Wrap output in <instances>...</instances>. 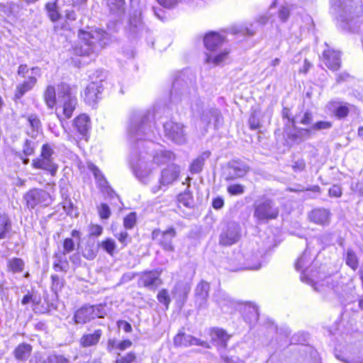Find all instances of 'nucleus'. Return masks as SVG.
Segmentation results:
<instances>
[{
  "label": "nucleus",
  "instance_id": "f257e3e1",
  "mask_svg": "<svg viewBox=\"0 0 363 363\" xmlns=\"http://www.w3.org/2000/svg\"><path fill=\"white\" fill-rule=\"evenodd\" d=\"M150 111L134 113L129 125L128 133L129 140L137 143V148L140 145L147 149V152L152 157V163L157 167L166 164L174 159V155L169 150L162 149L161 145L155 143V127L152 124Z\"/></svg>",
  "mask_w": 363,
  "mask_h": 363
},
{
  "label": "nucleus",
  "instance_id": "f03ea898",
  "mask_svg": "<svg viewBox=\"0 0 363 363\" xmlns=\"http://www.w3.org/2000/svg\"><path fill=\"white\" fill-rule=\"evenodd\" d=\"M43 96L48 107L53 108L57 101L59 106L62 107V112L65 118L72 117L77 104V100L67 84L61 83L59 84L57 93L54 86H48Z\"/></svg>",
  "mask_w": 363,
  "mask_h": 363
},
{
  "label": "nucleus",
  "instance_id": "7ed1b4c3",
  "mask_svg": "<svg viewBox=\"0 0 363 363\" xmlns=\"http://www.w3.org/2000/svg\"><path fill=\"white\" fill-rule=\"evenodd\" d=\"M79 41L74 48L78 55L90 56L97 54L108 41V35L102 29H94L90 31L80 30Z\"/></svg>",
  "mask_w": 363,
  "mask_h": 363
},
{
  "label": "nucleus",
  "instance_id": "20e7f679",
  "mask_svg": "<svg viewBox=\"0 0 363 363\" xmlns=\"http://www.w3.org/2000/svg\"><path fill=\"white\" fill-rule=\"evenodd\" d=\"M184 74L177 77L172 84L170 99L175 104L192 106L193 102L198 100L196 89L190 81L187 82Z\"/></svg>",
  "mask_w": 363,
  "mask_h": 363
},
{
  "label": "nucleus",
  "instance_id": "39448f33",
  "mask_svg": "<svg viewBox=\"0 0 363 363\" xmlns=\"http://www.w3.org/2000/svg\"><path fill=\"white\" fill-rule=\"evenodd\" d=\"M254 208L253 216L259 224L277 218L279 213V207L271 199L258 201L255 203Z\"/></svg>",
  "mask_w": 363,
  "mask_h": 363
},
{
  "label": "nucleus",
  "instance_id": "423d86ee",
  "mask_svg": "<svg viewBox=\"0 0 363 363\" xmlns=\"http://www.w3.org/2000/svg\"><path fill=\"white\" fill-rule=\"evenodd\" d=\"M106 315L104 306L84 305L77 310L73 316L75 324H85L96 318H101Z\"/></svg>",
  "mask_w": 363,
  "mask_h": 363
},
{
  "label": "nucleus",
  "instance_id": "0eeeda50",
  "mask_svg": "<svg viewBox=\"0 0 363 363\" xmlns=\"http://www.w3.org/2000/svg\"><path fill=\"white\" fill-rule=\"evenodd\" d=\"M165 137L177 145H184L187 142V134L182 123L172 121L164 124Z\"/></svg>",
  "mask_w": 363,
  "mask_h": 363
},
{
  "label": "nucleus",
  "instance_id": "6e6552de",
  "mask_svg": "<svg viewBox=\"0 0 363 363\" xmlns=\"http://www.w3.org/2000/svg\"><path fill=\"white\" fill-rule=\"evenodd\" d=\"M28 208L33 209L38 205L47 206L50 205L51 197L44 189L34 188L29 190L23 196Z\"/></svg>",
  "mask_w": 363,
  "mask_h": 363
},
{
  "label": "nucleus",
  "instance_id": "1a4fd4ad",
  "mask_svg": "<svg viewBox=\"0 0 363 363\" xmlns=\"http://www.w3.org/2000/svg\"><path fill=\"white\" fill-rule=\"evenodd\" d=\"M177 235L174 228H169L164 231L160 229H155L152 233V238L160 245L165 251L173 252L174 247L172 244V240Z\"/></svg>",
  "mask_w": 363,
  "mask_h": 363
},
{
  "label": "nucleus",
  "instance_id": "9d476101",
  "mask_svg": "<svg viewBox=\"0 0 363 363\" xmlns=\"http://www.w3.org/2000/svg\"><path fill=\"white\" fill-rule=\"evenodd\" d=\"M240 238V227L239 224L231 222L227 225L226 229L220 235L219 242L222 245H232Z\"/></svg>",
  "mask_w": 363,
  "mask_h": 363
},
{
  "label": "nucleus",
  "instance_id": "9b49d317",
  "mask_svg": "<svg viewBox=\"0 0 363 363\" xmlns=\"http://www.w3.org/2000/svg\"><path fill=\"white\" fill-rule=\"evenodd\" d=\"M250 170V167L241 160H232L227 166L225 180L231 181L243 177Z\"/></svg>",
  "mask_w": 363,
  "mask_h": 363
},
{
  "label": "nucleus",
  "instance_id": "f8f14e48",
  "mask_svg": "<svg viewBox=\"0 0 363 363\" xmlns=\"http://www.w3.org/2000/svg\"><path fill=\"white\" fill-rule=\"evenodd\" d=\"M332 6L338 12L352 13V11L362 10L363 0H331Z\"/></svg>",
  "mask_w": 363,
  "mask_h": 363
},
{
  "label": "nucleus",
  "instance_id": "ddd939ff",
  "mask_svg": "<svg viewBox=\"0 0 363 363\" xmlns=\"http://www.w3.org/2000/svg\"><path fill=\"white\" fill-rule=\"evenodd\" d=\"M210 284L204 281L199 282L194 291L195 303L199 309L206 308Z\"/></svg>",
  "mask_w": 363,
  "mask_h": 363
},
{
  "label": "nucleus",
  "instance_id": "4468645a",
  "mask_svg": "<svg viewBox=\"0 0 363 363\" xmlns=\"http://www.w3.org/2000/svg\"><path fill=\"white\" fill-rule=\"evenodd\" d=\"M160 274L157 271H145L140 274L138 284L139 286H144L150 289H156L160 284Z\"/></svg>",
  "mask_w": 363,
  "mask_h": 363
},
{
  "label": "nucleus",
  "instance_id": "2eb2a0df",
  "mask_svg": "<svg viewBox=\"0 0 363 363\" xmlns=\"http://www.w3.org/2000/svg\"><path fill=\"white\" fill-rule=\"evenodd\" d=\"M325 45L328 48L323 52V61L328 69L333 71H337L340 69L341 65L340 52L330 49L327 43H325Z\"/></svg>",
  "mask_w": 363,
  "mask_h": 363
},
{
  "label": "nucleus",
  "instance_id": "dca6fc26",
  "mask_svg": "<svg viewBox=\"0 0 363 363\" xmlns=\"http://www.w3.org/2000/svg\"><path fill=\"white\" fill-rule=\"evenodd\" d=\"M102 91V79H100L99 82H91L84 91V100L89 105L95 104L99 99V95Z\"/></svg>",
  "mask_w": 363,
  "mask_h": 363
},
{
  "label": "nucleus",
  "instance_id": "f3484780",
  "mask_svg": "<svg viewBox=\"0 0 363 363\" xmlns=\"http://www.w3.org/2000/svg\"><path fill=\"white\" fill-rule=\"evenodd\" d=\"M174 342L177 346L189 347L191 345H199L205 348H210V345L206 341L184 333L177 335L174 338Z\"/></svg>",
  "mask_w": 363,
  "mask_h": 363
},
{
  "label": "nucleus",
  "instance_id": "a211bd4d",
  "mask_svg": "<svg viewBox=\"0 0 363 363\" xmlns=\"http://www.w3.org/2000/svg\"><path fill=\"white\" fill-rule=\"evenodd\" d=\"M103 335L104 332L101 329H96L91 333H84L79 339V345L83 348L96 347Z\"/></svg>",
  "mask_w": 363,
  "mask_h": 363
},
{
  "label": "nucleus",
  "instance_id": "6ab92c4d",
  "mask_svg": "<svg viewBox=\"0 0 363 363\" xmlns=\"http://www.w3.org/2000/svg\"><path fill=\"white\" fill-rule=\"evenodd\" d=\"M225 41V37L216 32H210L203 38V43L206 50L209 52H216L220 48Z\"/></svg>",
  "mask_w": 363,
  "mask_h": 363
},
{
  "label": "nucleus",
  "instance_id": "aec40b11",
  "mask_svg": "<svg viewBox=\"0 0 363 363\" xmlns=\"http://www.w3.org/2000/svg\"><path fill=\"white\" fill-rule=\"evenodd\" d=\"M180 173L179 167L175 164L168 166L161 172L160 178V186L172 184L179 177Z\"/></svg>",
  "mask_w": 363,
  "mask_h": 363
},
{
  "label": "nucleus",
  "instance_id": "412c9836",
  "mask_svg": "<svg viewBox=\"0 0 363 363\" xmlns=\"http://www.w3.org/2000/svg\"><path fill=\"white\" fill-rule=\"evenodd\" d=\"M296 120H298V115L291 120V123L294 128V132L288 134L289 140L295 143L299 144L303 140L311 137L310 128H297L296 127Z\"/></svg>",
  "mask_w": 363,
  "mask_h": 363
},
{
  "label": "nucleus",
  "instance_id": "4be33fe9",
  "mask_svg": "<svg viewBox=\"0 0 363 363\" xmlns=\"http://www.w3.org/2000/svg\"><path fill=\"white\" fill-rule=\"evenodd\" d=\"M190 290L191 286L188 283L179 281L176 284L172 293L177 303L180 306L185 303Z\"/></svg>",
  "mask_w": 363,
  "mask_h": 363
},
{
  "label": "nucleus",
  "instance_id": "5701e85b",
  "mask_svg": "<svg viewBox=\"0 0 363 363\" xmlns=\"http://www.w3.org/2000/svg\"><path fill=\"white\" fill-rule=\"evenodd\" d=\"M28 124L27 134L32 138H36L37 135L43 132L42 123L35 113H30L25 116Z\"/></svg>",
  "mask_w": 363,
  "mask_h": 363
},
{
  "label": "nucleus",
  "instance_id": "b1692460",
  "mask_svg": "<svg viewBox=\"0 0 363 363\" xmlns=\"http://www.w3.org/2000/svg\"><path fill=\"white\" fill-rule=\"evenodd\" d=\"M74 129L79 133L82 138H85L91 128L90 120L88 116L81 114L74 120Z\"/></svg>",
  "mask_w": 363,
  "mask_h": 363
},
{
  "label": "nucleus",
  "instance_id": "393cba45",
  "mask_svg": "<svg viewBox=\"0 0 363 363\" xmlns=\"http://www.w3.org/2000/svg\"><path fill=\"white\" fill-rule=\"evenodd\" d=\"M32 166L35 169H43L54 175L57 169V166L54 163L53 159L39 157L33 160Z\"/></svg>",
  "mask_w": 363,
  "mask_h": 363
},
{
  "label": "nucleus",
  "instance_id": "a878e982",
  "mask_svg": "<svg viewBox=\"0 0 363 363\" xmlns=\"http://www.w3.org/2000/svg\"><path fill=\"white\" fill-rule=\"evenodd\" d=\"M330 213L325 208H316L308 215L310 220L318 225H328L329 223Z\"/></svg>",
  "mask_w": 363,
  "mask_h": 363
},
{
  "label": "nucleus",
  "instance_id": "bb28decb",
  "mask_svg": "<svg viewBox=\"0 0 363 363\" xmlns=\"http://www.w3.org/2000/svg\"><path fill=\"white\" fill-rule=\"evenodd\" d=\"M201 121L206 125H209L213 121L215 128H218L222 122V116L217 108H211L203 111Z\"/></svg>",
  "mask_w": 363,
  "mask_h": 363
},
{
  "label": "nucleus",
  "instance_id": "cd10ccee",
  "mask_svg": "<svg viewBox=\"0 0 363 363\" xmlns=\"http://www.w3.org/2000/svg\"><path fill=\"white\" fill-rule=\"evenodd\" d=\"M106 5L111 14L121 18L125 12V0H106Z\"/></svg>",
  "mask_w": 363,
  "mask_h": 363
},
{
  "label": "nucleus",
  "instance_id": "c85d7f7f",
  "mask_svg": "<svg viewBox=\"0 0 363 363\" xmlns=\"http://www.w3.org/2000/svg\"><path fill=\"white\" fill-rule=\"evenodd\" d=\"M37 82L35 76H29L23 83L16 86L15 99H20L26 92L31 90Z\"/></svg>",
  "mask_w": 363,
  "mask_h": 363
},
{
  "label": "nucleus",
  "instance_id": "c756f323",
  "mask_svg": "<svg viewBox=\"0 0 363 363\" xmlns=\"http://www.w3.org/2000/svg\"><path fill=\"white\" fill-rule=\"evenodd\" d=\"M32 349L33 347L30 345L23 342L15 348L13 353L16 359L25 361L30 357Z\"/></svg>",
  "mask_w": 363,
  "mask_h": 363
},
{
  "label": "nucleus",
  "instance_id": "7c9ffc66",
  "mask_svg": "<svg viewBox=\"0 0 363 363\" xmlns=\"http://www.w3.org/2000/svg\"><path fill=\"white\" fill-rule=\"evenodd\" d=\"M53 262V269L56 272H62L66 273L69 269V262L67 259L66 255L61 252L55 254Z\"/></svg>",
  "mask_w": 363,
  "mask_h": 363
},
{
  "label": "nucleus",
  "instance_id": "2f4dec72",
  "mask_svg": "<svg viewBox=\"0 0 363 363\" xmlns=\"http://www.w3.org/2000/svg\"><path fill=\"white\" fill-rule=\"evenodd\" d=\"M244 318L250 323L257 322L259 318L257 307L252 303H246L243 308Z\"/></svg>",
  "mask_w": 363,
  "mask_h": 363
},
{
  "label": "nucleus",
  "instance_id": "473e14b6",
  "mask_svg": "<svg viewBox=\"0 0 363 363\" xmlns=\"http://www.w3.org/2000/svg\"><path fill=\"white\" fill-rule=\"evenodd\" d=\"M211 152L206 151L202 152L197 158L194 160L190 165V172L192 174L199 173L203 167L205 161L210 157Z\"/></svg>",
  "mask_w": 363,
  "mask_h": 363
},
{
  "label": "nucleus",
  "instance_id": "72a5a7b5",
  "mask_svg": "<svg viewBox=\"0 0 363 363\" xmlns=\"http://www.w3.org/2000/svg\"><path fill=\"white\" fill-rule=\"evenodd\" d=\"M7 271L13 274L21 273L23 271L25 262L21 258L13 257L6 261Z\"/></svg>",
  "mask_w": 363,
  "mask_h": 363
},
{
  "label": "nucleus",
  "instance_id": "f704fd0d",
  "mask_svg": "<svg viewBox=\"0 0 363 363\" xmlns=\"http://www.w3.org/2000/svg\"><path fill=\"white\" fill-rule=\"evenodd\" d=\"M345 264L353 271H356L359 267V259L356 252L352 248H348L343 254Z\"/></svg>",
  "mask_w": 363,
  "mask_h": 363
},
{
  "label": "nucleus",
  "instance_id": "c9c22d12",
  "mask_svg": "<svg viewBox=\"0 0 363 363\" xmlns=\"http://www.w3.org/2000/svg\"><path fill=\"white\" fill-rule=\"evenodd\" d=\"M212 343L217 347V350L220 354V359L225 362V363H233V359L231 357H228L225 353V350L228 347V341H222V340H217V341H211Z\"/></svg>",
  "mask_w": 363,
  "mask_h": 363
},
{
  "label": "nucleus",
  "instance_id": "e433bc0d",
  "mask_svg": "<svg viewBox=\"0 0 363 363\" xmlns=\"http://www.w3.org/2000/svg\"><path fill=\"white\" fill-rule=\"evenodd\" d=\"M229 54V50L224 49L217 55L206 54V63H213L216 65H218L224 62Z\"/></svg>",
  "mask_w": 363,
  "mask_h": 363
},
{
  "label": "nucleus",
  "instance_id": "4c0bfd02",
  "mask_svg": "<svg viewBox=\"0 0 363 363\" xmlns=\"http://www.w3.org/2000/svg\"><path fill=\"white\" fill-rule=\"evenodd\" d=\"M49 17L52 22H56L60 18L59 10L62 11V6L57 3H48L45 6Z\"/></svg>",
  "mask_w": 363,
  "mask_h": 363
},
{
  "label": "nucleus",
  "instance_id": "58836bf2",
  "mask_svg": "<svg viewBox=\"0 0 363 363\" xmlns=\"http://www.w3.org/2000/svg\"><path fill=\"white\" fill-rule=\"evenodd\" d=\"M143 28V24L140 19V14L134 13L131 15L129 20V29L133 34H137Z\"/></svg>",
  "mask_w": 363,
  "mask_h": 363
},
{
  "label": "nucleus",
  "instance_id": "ea45409f",
  "mask_svg": "<svg viewBox=\"0 0 363 363\" xmlns=\"http://www.w3.org/2000/svg\"><path fill=\"white\" fill-rule=\"evenodd\" d=\"M88 168L94 174L101 188H108L106 179L101 172L100 169L95 164H89L88 165Z\"/></svg>",
  "mask_w": 363,
  "mask_h": 363
},
{
  "label": "nucleus",
  "instance_id": "a19ab883",
  "mask_svg": "<svg viewBox=\"0 0 363 363\" xmlns=\"http://www.w3.org/2000/svg\"><path fill=\"white\" fill-rule=\"evenodd\" d=\"M11 230V222L8 216H0V239H4Z\"/></svg>",
  "mask_w": 363,
  "mask_h": 363
},
{
  "label": "nucleus",
  "instance_id": "79ce46f5",
  "mask_svg": "<svg viewBox=\"0 0 363 363\" xmlns=\"http://www.w3.org/2000/svg\"><path fill=\"white\" fill-rule=\"evenodd\" d=\"M210 335L211 341H228L231 337V335H228L225 330L218 328H212L211 330Z\"/></svg>",
  "mask_w": 363,
  "mask_h": 363
},
{
  "label": "nucleus",
  "instance_id": "37998d69",
  "mask_svg": "<svg viewBox=\"0 0 363 363\" xmlns=\"http://www.w3.org/2000/svg\"><path fill=\"white\" fill-rule=\"evenodd\" d=\"M41 302V298L40 296L38 295L35 292L28 293L26 294L22 300L21 303L23 305H27L29 303H32L34 306L40 304Z\"/></svg>",
  "mask_w": 363,
  "mask_h": 363
},
{
  "label": "nucleus",
  "instance_id": "c03bdc74",
  "mask_svg": "<svg viewBox=\"0 0 363 363\" xmlns=\"http://www.w3.org/2000/svg\"><path fill=\"white\" fill-rule=\"evenodd\" d=\"M178 201L186 207L191 208L194 206L193 196L189 191H184L183 194H180L178 196Z\"/></svg>",
  "mask_w": 363,
  "mask_h": 363
},
{
  "label": "nucleus",
  "instance_id": "a18cd8bd",
  "mask_svg": "<svg viewBox=\"0 0 363 363\" xmlns=\"http://www.w3.org/2000/svg\"><path fill=\"white\" fill-rule=\"evenodd\" d=\"M51 289L52 291L57 294L58 291H60L63 288L65 285V280L62 277H60L57 274H52L51 276Z\"/></svg>",
  "mask_w": 363,
  "mask_h": 363
},
{
  "label": "nucleus",
  "instance_id": "49530a36",
  "mask_svg": "<svg viewBox=\"0 0 363 363\" xmlns=\"http://www.w3.org/2000/svg\"><path fill=\"white\" fill-rule=\"evenodd\" d=\"M36 143L32 140H26L23 145V155L26 157L33 155L36 147Z\"/></svg>",
  "mask_w": 363,
  "mask_h": 363
},
{
  "label": "nucleus",
  "instance_id": "de8ad7c7",
  "mask_svg": "<svg viewBox=\"0 0 363 363\" xmlns=\"http://www.w3.org/2000/svg\"><path fill=\"white\" fill-rule=\"evenodd\" d=\"M259 116V112L257 111H254L252 112L248 120V123L250 129L257 130L260 128Z\"/></svg>",
  "mask_w": 363,
  "mask_h": 363
},
{
  "label": "nucleus",
  "instance_id": "09e8293b",
  "mask_svg": "<svg viewBox=\"0 0 363 363\" xmlns=\"http://www.w3.org/2000/svg\"><path fill=\"white\" fill-rule=\"evenodd\" d=\"M100 245L104 251L111 255H113L116 247L115 241L111 238H107L106 240L102 241Z\"/></svg>",
  "mask_w": 363,
  "mask_h": 363
},
{
  "label": "nucleus",
  "instance_id": "8fccbe9b",
  "mask_svg": "<svg viewBox=\"0 0 363 363\" xmlns=\"http://www.w3.org/2000/svg\"><path fill=\"white\" fill-rule=\"evenodd\" d=\"M82 255L87 259H94L97 255V250L94 247V245L87 244L82 252Z\"/></svg>",
  "mask_w": 363,
  "mask_h": 363
},
{
  "label": "nucleus",
  "instance_id": "3c124183",
  "mask_svg": "<svg viewBox=\"0 0 363 363\" xmlns=\"http://www.w3.org/2000/svg\"><path fill=\"white\" fill-rule=\"evenodd\" d=\"M140 154H142L140 152ZM143 162L142 161V155H140L139 163L137 164L138 169L135 170V174L138 177L145 178L147 177L152 172L153 167H150L148 169L142 170Z\"/></svg>",
  "mask_w": 363,
  "mask_h": 363
},
{
  "label": "nucleus",
  "instance_id": "603ef678",
  "mask_svg": "<svg viewBox=\"0 0 363 363\" xmlns=\"http://www.w3.org/2000/svg\"><path fill=\"white\" fill-rule=\"evenodd\" d=\"M311 260V258L308 257V255L306 251H305L301 256L300 257L297 259L296 264H295V267L296 269V270H301L302 269H303V267H305V265L306 264H308Z\"/></svg>",
  "mask_w": 363,
  "mask_h": 363
},
{
  "label": "nucleus",
  "instance_id": "864d4df0",
  "mask_svg": "<svg viewBox=\"0 0 363 363\" xmlns=\"http://www.w3.org/2000/svg\"><path fill=\"white\" fill-rule=\"evenodd\" d=\"M135 359L136 356L133 352H128L125 356H121L118 354L115 363H132Z\"/></svg>",
  "mask_w": 363,
  "mask_h": 363
},
{
  "label": "nucleus",
  "instance_id": "5fc2aeb1",
  "mask_svg": "<svg viewBox=\"0 0 363 363\" xmlns=\"http://www.w3.org/2000/svg\"><path fill=\"white\" fill-rule=\"evenodd\" d=\"M48 363H71V362L62 354H53L48 356Z\"/></svg>",
  "mask_w": 363,
  "mask_h": 363
},
{
  "label": "nucleus",
  "instance_id": "6e6d98bb",
  "mask_svg": "<svg viewBox=\"0 0 363 363\" xmlns=\"http://www.w3.org/2000/svg\"><path fill=\"white\" fill-rule=\"evenodd\" d=\"M136 223V215L135 213H130L124 218L123 225L125 228L131 229Z\"/></svg>",
  "mask_w": 363,
  "mask_h": 363
},
{
  "label": "nucleus",
  "instance_id": "4d7b16f0",
  "mask_svg": "<svg viewBox=\"0 0 363 363\" xmlns=\"http://www.w3.org/2000/svg\"><path fill=\"white\" fill-rule=\"evenodd\" d=\"M227 191L230 195H240L244 193V186L241 184H231L228 186Z\"/></svg>",
  "mask_w": 363,
  "mask_h": 363
},
{
  "label": "nucleus",
  "instance_id": "13d9d810",
  "mask_svg": "<svg viewBox=\"0 0 363 363\" xmlns=\"http://www.w3.org/2000/svg\"><path fill=\"white\" fill-rule=\"evenodd\" d=\"M332 127V123L329 121H318L313 124L311 127V130H321L330 129Z\"/></svg>",
  "mask_w": 363,
  "mask_h": 363
},
{
  "label": "nucleus",
  "instance_id": "bf43d9fd",
  "mask_svg": "<svg viewBox=\"0 0 363 363\" xmlns=\"http://www.w3.org/2000/svg\"><path fill=\"white\" fill-rule=\"evenodd\" d=\"M74 242L72 238H66L63 242V251L60 252L67 255L74 250Z\"/></svg>",
  "mask_w": 363,
  "mask_h": 363
},
{
  "label": "nucleus",
  "instance_id": "052dcab7",
  "mask_svg": "<svg viewBox=\"0 0 363 363\" xmlns=\"http://www.w3.org/2000/svg\"><path fill=\"white\" fill-rule=\"evenodd\" d=\"M53 154L54 150H52V147L49 144H45L42 147L40 157L48 159H53Z\"/></svg>",
  "mask_w": 363,
  "mask_h": 363
},
{
  "label": "nucleus",
  "instance_id": "680f3d73",
  "mask_svg": "<svg viewBox=\"0 0 363 363\" xmlns=\"http://www.w3.org/2000/svg\"><path fill=\"white\" fill-rule=\"evenodd\" d=\"M157 299L161 303L164 304L167 308H168L170 303V298L167 290L162 289L157 294Z\"/></svg>",
  "mask_w": 363,
  "mask_h": 363
},
{
  "label": "nucleus",
  "instance_id": "e2e57ef3",
  "mask_svg": "<svg viewBox=\"0 0 363 363\" xmlns=\"http://www.w3.org/2000/svg\"><path fill=\"white\" fill-rule=\"evenodd\" d=\"M299 116H298V118ZM299 122L303 125H311L313 123V114L311 111H307L304 113L303 116L301 117L300 120H296V122Z\"/></svg>",
  "mask_w": 363,
  "mask_h": 363
},
{
  "label": "nucleus",
  "instance_id": "0e129e2a",
  "mask_svg": "<svg viewBox=\"0 0 363 363\" xmlns=\"http://www.w3.org/2000/svg\"><path fill=\"white\" fill-rule=\"evenodd\" d=\"M290 15V10L286 6H281L278 11V16L282 22H286Z\"/></svg>",
  "mask_w": 363,
  "mask_h": 363
},
{
  "label": "nucleus",
  "instance_id": "69168bd1",
  "mask_svg": "<svg viewBox=\"0 0 363 363\" xmlns=\"http://www.w3.org/2000/svg\"><path fill=\"white\" fill-rule=\"evenodd\" d=\"M100 217L103 219H107L110 217L111 211L108 206L106 203H101L98 208Z\"/></svg>",
  "mask_w": 363,
  "mask_h": 363
},
{
  "label": "nucleus",
  "instance_id": "338daca9",
  "mask_svg": "<svg viewBox=\"0 0 363 363\" xmlns=\"http://www.w3.org/2000/svg\"><path fill=\"white\" fill-rule=\"evenodd\" d=\"M29 363H48V357L45 358L39 352H35L30 359Z\"/></svg>",
  "mask_w": 363,
  "mask_h": 363
},
{
  "label": "nucleus",
  "instance_id": "774afa93",
  "mask_svg": "<svg viewBox=\"0 0 363 363\" xmlns=\"http://www.w3.org/2000/svg\"><path fill=\"white\" fill-rule=\"evenodd\" d=\"M349 112L348 107L346 105H340L336 109L335 114L339 118H345Z\"/></svg>",
  "mask_w": 363,
  "mask_h": 363
}]
</instances>
